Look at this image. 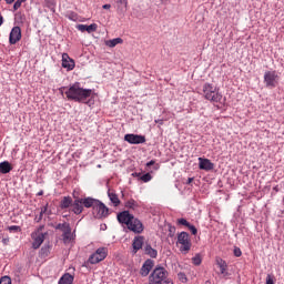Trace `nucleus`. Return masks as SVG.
Segmentation results:
<instances>
[{
	"mask_svg": "<svg viewBox=\"0 0 284 284\" xmlns=\"http://www.w3.org/2000/svg\"><path fill=\"white\" fill-rule=\"evenodd\" d=\"M204 284H212V282H210V281H206Z\"/></svg>",
	"mask_w": 284,
	"mask_h": 284,
	"instance_id": "de8ad7c7",
	"label": "nucleus"
},
{
	"mask_svg": "<svg viewBox=\"0 0 284 284\" xmlns=\"http://www.w3.org/2000/svg\"><path fill=\"white\" fill-rule=\"evenodd\" d=\"M9 230H10V232H18L19 226L12 225V226H9Z\"/></svg>",
	"mask_w": 284,
	"mask_h": 284,
	"instance_id": "4c0bfd02",
	"label": "nucleus"
},
{
	"mask_svg": "<svg viewBox=\"0 0 284 284\" xmlns=\"http://www.w3.org/2000/svg\"><path fill=\"white\" fill-rule=\"evenodd\" d=\"M108 196L115 207L121 204V200H119V195H116V193L109 191Z\"/></svg>",
	"mask_w": 284,
	"mask_h": 284,
	"instance_id": "5701e85b",
	"label": "nucleus"
},
{
	"mask_svg": "<svg viewBox=\"0 0 284 284\" xmlns=\"http://www.w3.org/2000/svg\"><path fill=\"white\" fill-rule=\"evenodd\" d=\"M265 284H274V277H273V275L268 274V275L266 276V283H265Z\"/></svg>",
	"mask_w": 284,
	"mask_h": 284,
	"instance_id": "c9c22d12",
	"label": "nucleus"
},
{
	"mask_svg": "<svg viewBox=\"0 0 284 284\" xmlns=\"http://www.w3.org/2000/svg\"><path fill=\"white\" fill-rule=\"evenodd\" d=\"M192 263H193V265H201V263H202L201 255H195L192 258Z\"/></svg>",
	"mask_w": 284,
	"mask_h": 284,
	"instance_id": "2f4dec72",
	"label": "nucleus"
},
{
	"mask_svg": "<svg viewBox=\"0 0 284 284\" xmlns=\"http://www.w3.org/2000/svg\"><path fill=\"white\" fill-rule=\"evenodd\" d=\"M178 243L180 246V252H190V247H192V244L190 243V234L186 232H181L178 235Z\"/></svg>",
	"mask_w": 284,
	"mask_h": 284,
	"instance_id": "39448f33",
	"label": "nucleus"
},
{
	"mask_svg": "<svg viewBox=\"0 0 284 284\" xmlns=\"http://www.w3.org/2000/svg\"><path fill=\"white\" fill-rule=\"evenodd\" d=\"M38 196H43V191H40V192L38 193Z\"/></svg>",
	"mask_w": 284,
	"mask_h": 284,
	"instance_id": "a18cd8bd",
	"label": "nucleus"
},
{
	"mask_svg": "<svg viewBox=\"0 0 284 284\" xmlns=\"http://www.w3.org/2000/svg\"><path fill=\"white\" fill-rule=\"evenodd\" d=\"M199 168L200 170H205V172H210L214 170V163L209 159L199 158Z\"/></svg>",
	"mask_w": 284,
	"mask_h": 284,
	"instance_id": "ddd939ff",
	"label": "nucleus"
},
{
	"mask_svg": "<svg viewBox=\"0 0 284 284\" xmlns=\"http://www.w3.org/2000/svg\"><path fill=\"white\" fill-rule=\"evenodd\" d=\"M121 43H123V39L121 38H114L112 40L105 41V45H108V48H116V45Z\"/></svg>",
	"mask_w": 284,
	"mask_h": 284,
	"instance_id": "393cba45",
	"label": "nucleus"
},
{
	"mask_svg": "<svg viewBox=\"0 0 284 284\" xmlns=\"http://www.w3.org/2000/svg\"><path fill=\"white\" fill-rule=\"evenodd\" d=\"M190 232L193 234V235H196L197 233V230H196V226L192 225V224H189L187 225Z\"/></svg>",
	"mask_w": 284,
	"mask_h": 284,
	"instance_id": "f704fd0d",
	"label": "nucleus"
},
{
	"mask_svg": "<svg viewBox=\"0 0 284 284\" xmlns=\"http://www.w3.org/2000/svg\"><path fill=\"white\" fill-rule=\"evenodd\" d=\"M125 207H129L130 210H134V207H136V202L134 200L128 201L125 203Z\"/></svg>",
	"mask_w": 284,
	"mask_h": 284,
	"instance_id": "c756f323",
	"label": "nucleus"
},
{
	"mask_svg": "<svg viewBox=\"0 0 284 284\" xmlns=\"http://www.w3.org/2000/svg\"><path fill=\"white\" fill-rule=\"evenodd\" d=\"M102 8H103V10H110V8H112V6H110V4H104Z\"/></svg>",
	"mask_w": 284,
	"mask_h": 284,
	"instance_id": "58836bf2",
	"label": "nucleus"
},
{
	"mask_svg": "<svg viewBox=\"0 0 284 284\" xmlns=\"http://www.w3.org/2000/svg\"><path fill=\"white\" fill-rule=\"evenodd\" d=\"M57 230H61L63 233L64 243H70V241H72V229L69 223L58 224Z\"/></svg>",
	"mask_w": 284,
	"mask_h": 284,
	"instance_id": "0eeeda50",
	"label": "nucleus"
},
{
	"mask_svg": "<svg viewBox=\"0 0 284 284\" xmlns=\"http://www.w3.org/2000/svg\"><path fill=\"white\" fill-rule=\"evenodd\" d=\"M280 81H281V75H278L276 71H266L264 73V84L270 90H273V88H276Z\"/></svg>",
	"mask_w": 284,
	"mask_h": 284,
	"instance_id": "7ed1b4c3",
	"label": "nucleus"
},
{
	"mask_svg": "<svg viewBox=\"0 0 284 284\" xmlns=\"http://www.w3.org/2000/svg\"><path fill=\"white\" fill-rule=\"evenodd\" d=\"M62 68H65V70H74V60H72L68 53L62 54Z\"/></svg>",
	"mask_w": 284,
	"mask_h": 284,
	"instance_id": "4468645a",
	"label": "nucleus"
},
{
	"mask_svg": "<svg viewBox=\"0 0 284 284\" xmlns=\"http://www.w3.org/2000/svg\"><path fill=\"white\" fill-rule=\"evenodd\" d=\"M124 141L131 145H140L141 143H145V138L139 134H125Z\"/></svg>",
	"mask_w": 284,
	"mask_h": 284,
	"instance_id": "6e6552de",
	"label": "nucleus"
},
{
	"mask_svg": "<svg viewBox=\"0 0 284 284\" xmlns=\"http://www.w3.org/2000/svg\"><path fill=\"white\" fill-rule=\"evenodd\" d=\"M97 23H92L90 26L88 24H78L77 26V29L80 31V32H88L89 34H91V32H97Z\"/></svg>",
	"mask_w": 284,
	"mask_h": 284,
	"instance_id": "f3484780",
	"label": "nucleus"
},
{
	"mask_svg": "<svg viewBox=\"0 0 284 284\" xmlns=\"http://www.w3.org/2000/svg\"><path fill=\"white\" fill-rule=\"evenodd\" d=\"M3 26V16H0V27Z\"/></svg>",
	"mask_w": 284,
	"mask_h": 284,
	"instance_id": "37998d69",
	"label": "nucleus"
},
{
	"mask_svg": "<svg viewBox=\"0 0 284 284\" xmlns=\"http://www.w3.org/2000/svg\"><path fill=\"white\" fill-rule=\"evenodd\" d=\"M203 97L211 103H225L223 93L219 91L216 87L210 83L203 85Z\"/></svg>",
	"mask_w": 284,
	"mask_h": 284,
	"instance_id": "f03ea898",
	"label": "nucleus"
},
{
	"mask_svg": "<svg viewBox=\"0 0 284 284\" xmlns=\"http://www.w3.org/2000/svg\"><path fill=\"white\" fill-rule=\"evenodd\" d=\"M72 205V197H63L61 201V209L65 210Z\"/></svg>",
	"mask_w": 284,
	"mask_h": 284,
	"instance_id": "bb28decb",
	"label": "nucleus"
},
{
	"mask_svg": "<svg viewBox=\"0 0 284 284\" xmlns=\"http://www.w3.org/2000/svg\"><path fill=\"white\" fill-rule=\"evenodd\" d=\"M45 210H48L47 206H44V207L41 210L40 216H43V212H45Z\"/></svg>",
	"mask_w": 284,
	"mask_h": 284,
	"instance_id": "79ce46f5",
	"label": "nucleus"
},
{
	"mask_svg": "<svg viewBox=\"0 0 284 284\" xmlns=\"http://www.w3.org/2000/svg\"><path fill=\"white\" fill-rule=\"evenodd\" d=\"M154 160H151L150 162L146 163L148 168H150L151 165H154Z\"/></svg>",
	"mask_w": 284,
	"mask_h": 284,
	"instance_id": "ea45409f",
	"label": "nucleus"
},
{
	"mask_svg": "<svg viewBox=\"0 0 284 284\" xmlns=\"http://www.w3.org/2000/svg\"><path fill=\"white\" fill-rule=\"evenodd\" d=\"M105 258H108V247H99L89 256L88 262L91 265H97L98 263H101V261H105Z\"/></svg>",
	"mask_w": 284,
	"mask_h": 284,
	"instance_id": "20e7f679",
	"label": "nucleus"
},
{
	"mask_svg": "<svg viewBox=\"0 0 284 284\" xmlns=\"http://www.w3.org/2000/svg\"><path fill=\"white\" fill-rule=\"evenodd\" d=\"M152 267H154V262L152 260H146L141 267V276H148V274H150V272L152 271Z\"/></svg>",
	"mask_w": 284,
	"mask_h": 284,
	"instance_id": "2eb2a0df",
	"label": "nucleus"
},
{
	"mask_svg": "<svg viewBox=\"0 0 284 284\" xmlns=\"http://www.w3.org/2000/svg\"><path fill=\"white\" fill-rule=\"evenodd\" d=\"M133 216L134 215L130 214V212L124 211V212H121L120 214H118V221H119V223H124V225H129L130 221H132Z\"/></svg>",
	"mask_w": 284,
	"mask_h": 284,
	"instance_id": "dca6fc26",
	"label": "nucleus"
},
{
	"mask_svg": "<svg viewBox=\"0 0 284 284\" xmlns=\"http://www.w3.org/2000/svg\"><path fill=\"white\" fill-rule=\"evenodd\" d=\"M178 223H179V225H185V227H187L190 225V222H187V220H185V219H179Z\"/></svg>",
	"mask_w": 284,
	"mask_h": 284,
	"instance_id": "72a5a7b5",
	"label": "nucleus"
},
{
	"mask_svg": "<svg viewBox=\"0 0 284 284\" xmlns=\"http://www.w3.org/2000/svg\"><path fill=\"white\" fill-rule=\"evenodd\" d=\"M133 176H141V173H133Z\"/></svg>",
	"mask_w": 284,
	"mask_h": 284,
	"instance_id": "49530a36",
	"label": "nucleus"
},
{
	"mask_svg": "<svg viewBox=\"0 0 284 284\" xmlns=\"http://www.w3.org/2000/svg\"><path fill=\"white\" fill-rule=\"evenodd\" d=\"M64 94L69 101L85 103V101L92 97V89H83L79 82H75L64 91Z\"/></svg>",
	"mask_w": 284,
	"mask_h": 284,
	"instance_id": "f257e3e1",
	"label": "nucleus"
},
{
	"mask_svg": "<svg viewBox=\"0 0 284 284\" xmlns=\"http://www.w3.org/2000/svg\"><path fill=\"white\" fill-rule=\"evenodd\" d=\"M6 3H8V6H10L11 3H14V0H4Z\"/></svg>",
	"mask_w": 284,
	"mask_h": 284,
	"instance_id": "a19ab883",
	"label": "nucleus"
},
{
	"mask_svg": "<svg viewBox=\"0 0 284 284\" xmlns=\"http://www.w3.org/2000/svg\"><path fill=\"white\" fill-rule=\"evenodd\" d=\"M178 278L179 281H181V283H187V276L185 275V273H179Z\"/></svg>",
	"mask_w": 284,
	"mask_h": 284,
	"instance_id": "473e14b6",
	"label": "nucleus"
},
{
	"mask_svg": "<svg viewBox=\"0 0 284 284\" xmlns=\"http://www.w3.org/2000/svg\"><path fill=\"white\" fill-rule=\"evenodd\" d=\"M26 1H28V0H17V1L14 2V4H13V10H14V12H17V10H19V8H21V6H22L23 3H26Z\"/></svg>",
	"mask_w": 284,
	"mask_h": 284,
	"instance_id": "cd10ccee",
	"label": "nucleus"
},
{
	"mask_svg": "<svg viewBox=\"0 0 284 284\" xmlns=\"http://www.w3.org/2000/svg\"><path fill=\"white\" fill-rule=\"evenodd\" d=\"M72 212H74V214H81V212H83V202H82V200H75L73 202Z\"/></svg>",
	"mask_w": 284,
	"mask_h": 284,
	"instance_id": "6ab92c4d",
	"label": "nucleus"
},
{
	"mask_svg": "<svg viewBox=\"0 0 284 284\" xmlns=\"http://www.w3.org/2000/svg\"><path fill=\"white\" fill-rule=\"evenodd\" d=\"M116 6L119 12L123 14V12L128 11V0H116Z\"/></svg>",
	"mask_w": 284,
	"mask_h": 284,
	"instance_id": "b1692460",
	"label": "nucleus"
},
{
	"mask_svg": "<svg viewBox=\"0 0 284 284\" xmlns=\"http://www.w3.org/2000/svg\"><path fill=\"white\" fill-rule=\"evenodd\" d=\"M93 210L98 213V219H103V216H108L109 210L105 207V204H103L101 201H98Z\"/></svg>",
	"mask_w": 284,
	"mask_h": 284,
	"instance_id": "f8f14e48",
	"label": "nucleus"
},
{
	"mask_svg": "<svg viewBox=\"0 0 284 284\" xmlns=\"http://www.w3.org/2000/svg\"><path fill=\"white\" fill-rule=\"evenodd\" d=\"M128 229L135 234H141V232H143V223H141L139 219H135V216L133 215L128 224Z\"/></svg>",
	"mask_w": 284,
	"mask_h": 284,
	"instance_id": "1a4fd4ad",
	"label": "nucleus"
},
{
	"mask_svg": "<svg viewBox=\"0 0 284 284\" xmlns=\"http://www.w3.org/2000/svg\"><path fill=\"white\" fill-rule=\"evenodd\" d=\"M194 181V178H189L187 179V183L190 184V183H192Z\"/></svg>",
	"mask_w": 284,
	"mask_h": 284,
	"instance_id": "c03bdc74",
	"label": "nucleus"
},
{
	"mask_svg": "<svg viewBox=\"0 0 284 284\" xmlns=\"http://www.w3.org/2000/svg\"><path fill=\"white\" fill-rule=\"evenodd\" d=\"M140 179L143 181V183H150V181H152V175L150 173H145Z\"/></svg>",
	"mask_w": 284,
	"mask_h": 284,
	"instance_id": "c85d7f7f",
	"label": "nucleus"
},
{
	"mask_svg": "<svg viewBox=\"0 0 284 284\" xmlns=\"http://www.w3.org/2000/svg\"><path fill=\"white\" fill-rule=\"evenodd\" d=\"M72 283H74V276H72L70 273L64 274L59 280V284H72Z\"/></svg>",
	"mask_w": 284,
	"mask_h": 284,
	"instance_id": "4be33fe9",
	"label": "nucleus"
},
{
	"mask_svg": "<svg viewBox=\"0 0 284 284\" xmlns=\"http://www.w3.org/2000/svg\"><path fill=\"white\" fill-rule=\"evenodd\" d=\"M48 233H41V231H37L31 234L32 237V247L33 250H39L41 245H43V242L45 241V235Z\"/></svg>",
	"mask_w": 284,
	"mask_h": 284,
	"instance_id": "423d86ee",
	"label": "nucleus"
},
{
	"mask_svg": "<svg viewBox=\"0 0 284 284\" xmlns=\"http://www.w3.org/2000/svg\"><path fill=\"white\" fill-rule=\"evenodd\" d=\"M144 252H145V254L151 256V258H156V256L159 255V252H156V250L152 248V246L149 244H146L144 246Z\"/></svg>",
	"mask_w": 284,
	"mask_h": 284,
	"instance_id": "a878e982",
	"label": "nucleus"
},
{
	"mask_svg": "<svg viewBox=\"0 0 284 284\" xmlns=\"http://www.w3.org/2000/svg\"><path fill=\"white\" fill-rule=\"evenodd\" d=\"M21 41V28L20 27H13L11 29V32L9 34V43L11 45H14Z\"/></svg>",
	"mask_w": 284,
	"mask_h": 284,
	"instance_id": "9d476101",
	"label": "nucleus"
},
{
	"mask_svg": "<svg viewBox=\"0 0 284 284\" xmlns=\"http://www.w3.org/2000/svg\"><path fill=\"white\" fill-rule=\"evenodd\" d=\"M0 284H12L10 276H3L0 278Z\"/></svg>",
	"mask_w": 284,
	"mask_h": 284,
	"instance_id": "7c9ffc66",
	"label": "nucleus"
},
{
	"mask_svg": "<svg viewBox=\"0 0 284 284\" xmlns=\"http://www.w3.org/2000/svg\"><path fill=\"white\" fill-rule=\"evenodd\" d=\"M132 246H133V254H136V252H139V250L143 247V236L134 237Z\"/></svg>",
	"mask_w": 284,
	"mask_h": 284,
	"instance_id": "a211bd4d",
	"label": "nucleus"
},
{
	"mask_svg": "<svg viewBox=\"0 0 284 284\" xmlns=\"http://www.w3.org/2000/svg\"><path fill=\"white\" fill-rule=\"evenodd\" d=\"M241 254H243L242 252H241V248H239V247H235L234 248V256H241Z\"/></svg>",
	"mask_w": 284,
	"mask_h": 284,
	"instance_id": "e433bc0d",
	"label": "nucleus"
},
{
	"mask_svg": "<svg viewBox=\"0 0 284 284\" xmlns=\"http://www.w3.org/2000/svg\"><path fill=\"white\" fill-rule=\"evenodd\" d=\"M9 172H12V165H10V162L4 161L0 163V173L1 174H9Z\"/></svg>",
	"mask_w": 284,
	"mask_h": 284,
	"instance_id": "412c9836",
	"label": "nucleus"
},
{
	"mask_svg": "<svg viewBox=\"0 0 284 284\" xmlns=\"http://www.w3.org/2000/svg\"><path fill=\"white\" fill-rule=\"evenodd\" d=\"M216 265L220 270L221 276H223V278H227V276H230V272L227 271V262L221 257H217Z\"/></svg>",
	"mask_w": 284,
	"mask_h": 284,
	"instance_id": "9b49d317",
	"label": "nucleus"
},
{
	"mask_svg": "<svg viewBox=\"0 0 284 284\" xmlns=\"http://www.w3.org/2000/svg\"><path fill=\"white\" fill-rule=\"evenodd\" d=\"M82 201V205H84V207H95L97 203L99 202V200L92 199V197H85V199H81Z\"/></svg>",
	"mask_w": 284,
	"mask_h": 284,
	"instance_id": "aec40b11",
	"label": "nucleus"
}]
</instances>
